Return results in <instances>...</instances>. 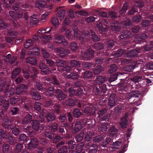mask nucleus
Listing matches in <instances>:
<instances>
[{
    "label": "nucleus",
    "instance_id": "f257e3e1",
    "mask_svg": "<svg viewBox=\"0 0 153 153\" xmlns=\"http://www.w3.org/2000/svg\"><path fill=\"white\" fill-rule=\"evenodd\" d=\"M153 50V42H151L144 48L141 49L139 48L138 51L136 49L131 50L128 51L126 53V56L128 57H133L138 55V53L141 51H145Z\"/></svg>",
    "mask_w": 153,
    "mask_h": 153
},
{
    "label": "nucleus",
    "instance_id": "f03ea898",
    "mask_svg": "<svg viewBox=\"0 0 153 153\" xmlns=\"http://www.w3.org/2000/svg\"><path fill=\"white\" fill-rule=\"evenodd\" d=\"M73 30L74 32V37L75 39L79 38L80 42L82 44H85V42L88 41L90 37L89 33H86L85 34H83L82 32L79 31L77 27H75Z\"/></svg>",
    "mask_w": 153,
    "mask_h": 153
},
{
    "label": "nucleus",
    "instance_id": "7ed1b4c3",
    "mask_svg": "<svg viewBox=\"0 0 153 153\" xmlns=\"http://www.w3.org/2000/svg\"><path fill=\"white\" fill-rule=\"evenodd\" d=\"M117 131V130L114 127H112L110 128L108 132L109 135H108L105 139L102 142V146L104 147H105L110 142L112 139V136L115 134Z\"/></svg>",
    "mask_w": 153,
    "mask_h": 153
},
{
    "label": "nucleus",
    "instance_id": "20e7f679",
    "mask_svg": "<svg viewBox=\"0 0 153 153\" xmlns=\"http://www.w3.org/2000/svg\"><path fill=\"white\" fill-rule=\"evenodd\" d=\"M88 54L86 53L85 51H82L81 52V58L82 59L88 60L90 59L91 57L94 56V51L91 48H89L87 50Z\"/></svg>",
    "mask_w": 153,
    "mask_h": 153
},
{
    "label": "nucleus",
    "instance_id": "39448f33",
    "mask_svg": "<svg viewBox=\"0 0 153 153\" xmlns=\"http://www.w3.org/2000/svg\"><path fill=\"white\" fill-rule=\"evenodd\" d=\"M27 85L24 84H21L18 86L16 89V94L18 95L23 94L27 90Z\"/></svg>",
    "mask_w": 153,
    "mask_h": 153
},
{
    "label": "nucleus",
    "instance_id": "423d86ee",
    "mask_svg": "<svg viewBox=\"0 0 153 153\" xmlns=\"http://www.w3.org/2000/svg\"><path fill=\"white\" fill-rule=\"evenodd\" d=\"M56 52L58 55L60 57H63L65 55L70 53V51L62 48H59L56 49Z\"/></svg>",
    "mask_w": 153,
    "mask_h": 153
},
{
    "label": "nucleus",
    "instance_id": "0eeeda50",
    "mask_svg": "<svg viewBox=\"0 0 153 153\" xmlns=\"http://www.w3.org/2000/svg\"><path fill=\"white\" fill-rule=\"evenodd\" d=\"M62 7L60 6L57 7L56 10L58 11L56 15L59 17L60 21L63 20L66 11L65 10L62 9Z\"/></svg>",
    "mask_w": 153,
    "mask_h": 153
},
{
    "label": "nucleus",
    "instance_id": "6e6552de",
    "mask_svg": "<svg viewBox=\"0 0 153 153\" xmlns=\"http://www.w3.org/2000/svg\"><path fill=\"white\" fill-rule=\"evenodd\" d=\"M55 42L56 43H62L64 46L67 45V42L63 36L62 35L57 36L55 37Z\"/></svg>",
    "mask_w": 153,
    "mask_h": 153
},
{
    "label": "nucleus",
    "instance_id": "1a4fd4ad",
    "mask_svg": "<svg viewBox=\"0 0 153 153\" xmlns=\"http://www.w3.org/2000/svg\"><path fill=\"white\" fill-rule=\"evenodd\" d=\"M39 67L41 71L45 74H47L51 73V71L41 61L40 62Z\"/></svg>",
    "mask_w": 153,
    "mask_h": 153
},
{
    "label": "nucleus",
    "instance_id": "9d476101",
    "mask_svg": "<svg viewBox=\"0 0 153 153\" xmlns=\"http://www.w3.org/2000/svg\"><path fill=\"white\" fill-rule=\"evenodd\" d=\"M121 145L120 141H117L111 145L110 149L111 151H114L120 148Z\"/></svg>",
    "mask_w": 153,
    "mask_h": 153
},
{
    "label": "nucleus",
    "instance_id": "9b49d317",
    "mask_svg": "<svg viewBox=\"0 0 153 153\" xmlns=\"http://www.w3.org/2000/svg\"><path fill=\"white\" fill-rule=\"evenodd\" d=\"M96 110V108L92 106L87 105L84 109V112L86 114H94Z\"/></svg>",
    "mask_w": 153,
    "mask_h": 153
},
{
    "label": "nucleus",
    "instance_id": "f8f14e48",
    "mask_svg": "<svg viewBox=\"0 0 153 153\" xmlns=\"http://www.w3.org/2000/svg\"><path fill=\"white\" fill-rule=\"evenodd\" d=\"M38 144V141L36 138L31 139L28 144V148L29 149H32L35 148L37 146Z\"/></svg>",
    "mask_w": 153,
    "mask_h": 153
},
{
    "label": "nucleus",
    "instance_id": "ddd939ff",
    "mask_svg": "<svg viewBox=\"0 0 153 153\" xmlns=\"http://www.w3.org/2000/svg\"><path fill=\"white\" fill-rule=\"evenodd\" d=\"M131 36V32L127 30H126L122 32L120 36V39L129 38Z\"/></svg>",
    "mask_w": 153,
    "mask_h": 153
},
{
    "label": "nucleus",
    "instance_id": "4468645a",
    "mask_svg": "<svg viewBox=\"0 0 153 153\" xmlns=\"http://www.w3.org/2000/svg\"><path fill=\"white\" fill-rule=\"evenodd\" d=\"M127 118L128 115L126 114L121 119L120 122V126L121 128H124L126 127L127 122Z\"/></svg>",
    "mask_w": 153,
    "mask_h": 153
},
{
    "label": "nucleus",
    "instance_id": "2eb2a0df",
    "mask_svg": "<svg viewBox=\"0 0 153 153\" xmlns=\"http://www.w3.org/2000/svg\"><path fill=\"white\" fill-rule=\"evenodd\" d=\"M107 80L106 77L101 76H97L96 80L94 81V83L97 85H100Z\"/></svg>",
    "mask_w": 153,
    "mask_h": 153
},
{
    "label": "nucleus",
    "instance_id": "dca6fc26",
    "mask_svg": "<svg viewBox=\"0 0 153 153\" xmlns=\"http://www.w3.org/2000/svg\"><path fill=\"white\" fill-rule=\"evenodd\" d=\"M56 93L57 98L60 100L64 99L66 97L65 94H63L61 90L57 89L56 91Z\"/></svg>",
    "mask_w": 153,
    "mask_h": 153
},
{
    "label": "nucleus",
    "instance_id": "f3484780",
    "mask_svg": "<svg viewBox=\"0 0 153 153\" xmlns=\"http://www.w3.org/2000/svg\"><path fill=\"white\" fill-rule=\"evenodd\" d=\"M8 86H7L6 87L5 91V95L7 97H9L13 95L15 93V90L13 88H11L9 90H8L7 89Z\"/></svg>",
    "mask_w": 153,
    "mask_h": 153
},
{
    "label": "nucleus",
    "instance_id": "a211bd4d",
    "mask_svg": "<svg viewBox=\"0 0 153 153\" xmlns=\"http://www.w3.org/2000/svg\"><path fill=\"white\" fill-rule=\"evenodd\" d=\"M39 48L36 47H34L32 49H30L28 52L29 55H38L39 54Z\"/></svg>",
    "mask_w": 153,
    "mask_h": 153
},
{
    "label": "nucleus",
    "instance_id": "6ab92c4d",
    "mask_svg": "<svg viewBox=\"0 0 153 153\" xmlns=\"http://www.w3.org/2000/svg\"><path fill=\"white\" fill-rule=\"evenodd\" d=\"M115 97L114 94H111L109 98L108 105L111 108L113 107L115 105Z\"/></svg>",
    "mask_w": 153,
    "mask_h": 153
},
{
    "label": "nucleus",
    "instance_id": "aec40b11",
    "mask_svg": "<svg viewBox=\"0 0 153 153\" xmlns=\"http://www.w3.org/2000/svg\"><path fill=\"white\" fill-rule=\"evenodd\" d=\"M76 70L78 71V69L76 68L74 69V71L75 72L77 73V74L75 73H71L70 74H66V76L68 78H70L73 79H77L79 77L78 72H76Z\"/></svg>",
    "mask_w": 153,
    "mask_h": 153
},
{
    "label": "nucleus",
    "instance_id": "412c9836",
    "mask_svg": "<svg viewBox=\"0 0 153 153\" xmlns=\"http://www.w3.org/2000/svg\"><path fill=\"white\" fill-rule=\"evenodd\" d=\"M30 94L32 96L33 99L35 100H38L40 99L41 98L40 96L39 93L34 89L31 90Z\"/></svg>",
    "mask_w": 153,
    "mask_h": 153
},
{
    "label": "nucleus",
    "instance_id": "4be33fe9",
    "mask_svg": "<svg viewBox=\"0 0 153 153\" xmlns=\"http://www.w3.org/2000/svg\"><path fill=\"white\" fill-rule=\"evenodd\" d=\"M94 135V133L91 131H88L87 132L85 136V141H90L92 139V137Z\"/></svg>",
    "mask_w": 153,
    "mask_h": 153
},
{
    "label": "nucleus",
    "instance_id": "5701e85b",
    "mask_svg": "<svg viewBox=\"0 0 153 153\" xmlns=\"http://www.w3.org/2000/svg\"><path fill=\"white\" fill-rule=\"evenodd\" d=\"M3 121L4 123H2L3 126L5 128H9L10 126V123L7 116H5L4 117L3 120Z\"/></svg>",
    "mask_w": 153,
    "mask_h": 153
},
{
    "label": "nucleus",
    "instance_id": "b1692460",
    "mask_svg": "<svg viewBox=\"0 0 153 153\" xmlns=\"http://www.w3.org/2000/svg\"><path fill=\"white\" fill-rule=\"evenodd\" d=\"M32 116L30 114H28L22 120L23 125L27 124L28 122H31L32 121Z\"/></svg>",
    "mask_w": 153,
    "mask_h": 153
},
{
    "label": "nucleus",
    "instance_id": "393cba45",
    "mask_svg": "<svg viewBox=\"0 0 153 153\" xmlns=\"http://www.w3.org/2000/svg\"><path fill=\"white\" fill-rule=\"evenodd\" d=\"M140 95V93L138 91H132L128 94L127 97L129 99L131 97H138Z\"/></svg>",
    "mask_w": 153,
    "mask_h": 153
},
{
    "label": "nucleus",
    "instance_id": "a878e982",
    "mask_svg": "<svg viewBox=\"0 0 153 153\" xmlns=\"http://www.w3.org/2000/svg\"><path fill=\"white\" fill-rule=\"evenodd\" d=\"M111 29L112 31L114 33H116L119 31L120 29L119 24L117 23L112 24L111 25Z\"/></svg>",
    "mask_w": 153,
    "mask_h": 153
},
{
    "label": "nucleus",
    "instance_id": "bb28decb",
    "mask_svg": "<svg viewBox=\"0 0 153 153\" xmlns=\"http://www.w3.org/2000/svg\"><path fill=\"white\" fill-rule=\"evenodd\" d=\"M46 4V3L45 1H39L36 2L35 6L36 7L40 8L44 7Z\"/></svg>",
    "mask_w": 153,
    "mask_h": 153
},
{
    "label": "nucleus",
    "instance_id": "cd10ccee",
    "mask_svg": "<svg viewBox=\"0 0 153 153\" xmlns=\"http://www.w3.org/2000/svg\"><path fill=\"white\" fill-rule=\"evenodd\" d=\"M121 24L123 27H126L129 26L131 24V23L129 19L125 18L122 22Z\"/></svg>",
    "mask_w": 153,
    "mask_h": 153
},
{
    "label": "nucleus",
    "instance_id": "c85d7f7f",
    "mask_svg": "<svg viewBox=\"0 0 153 153\" xmlns=\"http://www.w3.org/2000/svg\"><path fill=\"white\" fill-rule=\"evenodd\" d=\"M45 94L50 96H53V89L52 88H46L45 89Z\"/></svg>",
    "mask_w": 153,
    "mask_h": 153
},
{
    "label": "nucleus",
    "instance_id": "c756f323",
    "mask_svg": "<svg viewBox=\"0 0 153 153\" xmlns=\"http://www.w3.org/2000/svg\"><path fill=\"white\" fill-rule=\"evenodd\" d=\"M30 22L33 24H36L39 23V21L36 15L34 14L30 17Z\"/></svg>",
    "mask_w": 153,
    "mask_h": 153
},
{
    "label": "nucleus",
    "instance_id": "7c9ffc66",
    "mask_svg": "<svg viewBox=\"0 0 153 153\" xmlns=\"http://www.w3.org/2000/svg\"><path fill=\"white\" fill-rule=\"evenodd\" d=\"M46 117L48 121H53L55 119V115L53 113L49 112L46 115Z\"/></svg>",
    "mask_w": 153,
    "mask_h": 153
},
{
    "label": "nucleus",
    "instance_id": "2f4dec72",
    "mask_svg": "<svg viewBox=\"0 0 153 153\" xmlns=\"http://www.w3.org/2000/svg\"><path fill=\"white\" fill-rule=\"evenodd\" d=\"M27 63L32 64L33 65H35L37 63L36 60L34 58L29 57L26 59Z\"/></svg>",
    "mask_w": 153,
    "mask_h": 153
},
{
    "label": "nucleus",
    "instance_id": "473e14b6",
    "mask_svg": "<svg viewBox=\"0 0 153 153\" xmlns=\"http://www.w3.org/2000/svg\"><path fill=\"white\" fill-rule=\"evenodd\" d=\"M147 38L146 35L143 33L141 35H138L135 37V38L137 40L140 41L142 40H145Z\"/></svg>",
    "mask_w": 153,
    "mask_h": 153
},
{
    "label": "nucleus",
    "instance_id": "72a5a7b5",
    "mask_svg": "<svg viewBox=\"0 0 153 153\" xmlns=\"http://www.w3.org/2000/svg\"><path fill=\"white\" fill-rule=\"evenodd\" d=\"M108 125L106 123L102 124L100 123L99 127L98 129L100 131H105L108 128Z\"/></svg>",
    "mask_w": 153,
    "mask_h": 153
},
{
    "label": "nucleus",
    "instance_id": "f704fd0d",
    "mask_svg": "<svg viewBox=\"0 0 153 153\" xmlns=\"http://www.w3.org/2000/svg\"><path fill=\"white\" fill-rule=\"evenodd\" d=\"M82 126L80 123L79 122H77L74 127V130L75 132H78L81 128Z\"/></svg>",
    "mask_w": 153,
    "mask_h": 153
},
{
    "label": "nucleus",
    "instance_id": "c9c22d12",
    "mask_svg": "<svg viewBox=\"0 0 153 153\" xmlns=\"http://www.w3.org/2000/svg\"><path fill=\"white\" fill-rule=\"evenodd\" d=\"M34 44L33 42L31 39H28L25 43V48H28L32 46Z\"/></svg>",
    "mask_w": 153,
    "mask_h": 153
},
{
    "label": "nucleus",
    "instance_id": "e433bc0d",
    "mask_svg": "<svg viewBox=\"0 0 153 153\" xmlns=\"http://www.w3.org/2000/svg\"><path fill=\"white\" fill-rule=\"evenodd\" d=\"M20 69L19 68H17L14 70L13 71L12 73L11 77L12 78L14 79L16 76L18 75L20 72Z\"/></svg>",
    "mask_w": 153,
    "mask_h": 153
},
{
    "label": "nucleus",
    "instance_id": "4c0bfd02",
    "mask_svg": "<svg viewBox=\"0 0 153 153\" xmlns=\"http://www.w3.org/2000/svg\"><path fill=\"white\" fill-rule=\"evenodd\" d=\"M39 122L38 120H34L33 122L32 128L34 130H37L39 128Z\"/></svg>",
    "mask_w": 153,
    "mask_h": 153
},
{
    "label": "nucleus",
    "instance_id": "58836bf2",
    "mask_svg": "<svg viewBox=\"0 0 153 153\" xmlns=\"http://www.w3.org/2000/svg\"><path fill=\"white\" fill-rule=\"evenodd\" d=\"M76 101L71 98H69L66 101V104L69 106H73L76 104Z\"/></svg>",
    "mask_w": 153,
    "mask_h": 153
},
{
    "label": "nucleus",
    "instance_id": "ea45409f",
    "mask_svg": "<svg viewBox=\"0 0 153 153\" xmlns=\"http://www.w3.org/2000/svg\"><path fill=\"white\" fill-rule=\"evenodd\" d=\"M51 39V37L50 35H47L44 34L42 37V40L45 42H48Z\"/></svg>",
    "mask_w": 153,
    "mask_h": 153
},
{
    "label": "nucleus",
    "instance_id": "a19ab883",
    "mask_svg": "<svg viewBox=\"0 0 153 153\" xmlns=\"http://www.w3.org/2000/svg\"><path fill=\"white\" fill-rule=\"evenodd\" d=\"M103 69V68L100 65L96 66V68L94 71V74H98L102 71Z\"/></svg>",
    "mask_w": 153,
    "mask_h": 153
},
{
    "label": "nucleus",
    "instance_id": "79ce46f5",
    "mask_svg": "<svg viewBox=\"0 0 153 153\" xmlns=\"http://www.w3.org/2000/svg\"><path fill=\"white\" fill-rule=\"evenodd\" d=\"M78 48V45L76 42H72L70 44V48L73 51L76 50Z\"/></svg>",
    "mask_w": 153,
    "mask_h": 153
},
{
    "label": "nucleus",
    "instance_id": "37998d69",
    "mask_svg": "<svg viewBox=\"0 0 153 153\" xmlns=\"http://www.w3.org/2000/svg\"><path fill=\"white\" fill-rule=\"evenodd\" d=\"M136 62H135L131 64V65H128L126 67V70L129 71H131L135 67L136 64Z\"/></svg>",
    "mask_w": 153,
    "mask_h": 153
},
{
    "label": "nucleus",
    "instance_id": "c03bdc74",
    "mask_svg": "<svg viewBox=\"0 0 153 153\" xmlns=\"http://www.w3.org/2000/svg\"><path fill=\"white\" fill-rule=\"evenodd\" d=\"M30 73L32 77L34 78L36 77L37 74V70L36 68H31Z\"/></svg>",
    "mask_w": 153,
    "mask_h": 153
},
{
    "label": "nucleus",
    "instance_id": "a18cd8bd",
    "mask_svg": "<svg viewBox=\"0 0 153 153\" xmlns=\"http://www.w3.org/2000/svg\"><path fill=\"white\" fill-rule=\"evenodd\" d=\"M51 22L52 24L55 26L59 25V19L56 17H54L52 18L51 20Z\"/></svg>",
    "mask_w": 153,
    "mask_h": 153
},
{
    "label": "nucleus",
    "instance_id": "49530a36",
    "mask_svg": "<svg viewBox=\"0 0 153 153\" xmlns=\"http://www.w3.org/2000/svg\"><path fill=\"white\" fill-rule=\"evenodd\" d=\"M62 127H60L59 132L62 133V135H65V133L64 132V128H62V127L64 126L65 128L68 127H69V125L67 123H63L62 124ZM66 129H67V128H65Z\"/></svg>",
    "mask_w": 153,
    "mask_h": 153
},
{
    "label": "nucleus",
    "instance_id": "de8ad7c7",
    "mask_svg": "<svg viewBox=\"0 0 153 153\" xmlns=\"http://www.w3.org/2000/svg\"><path fill=\"white\" fill-rule=\"evenodd\" d=\"M92 73L91 71H86L83 74V76L85 78H89L92 76Z\"/></svg>",
    "mask_w": 153,
    "mask_h": 153
},
{
    "label": "nucleus",
    "instance_id": "09e8293b",
    "mask_svg": "<svg viewBox=\"0 0 153 153\" xmlns=\"http://www.w3.org/2000/svg\"><path fill=\"white\" fill-rule=\"evenodd\" d=\"M74 116L75 117L78 118L80 116L81 114V112L77 108L74 110L73 112Z\"/></svg>",
    "mask_w": 153,
    "mask_h": 153
},
{
    "label": "nucleus",
    "instance_id": "8fccbe9b",
    "mask_svg": "<svg viewBox=\"0 0 153 153\" xmlns=\"http://www.w3.org/2000/svg\"><path fill=\"white\" fill-rule=\"evenodd\" d=\"M93 47L97 50H101L103 48V46L102 44L99 43H95L93 45Z\"/></svg>",
    "mask_w": 153,
    "mask_h": 153
},
{
    "label": "nucleus",
    "instance_id": "3c124183",
    "mask_svg": "<svg viewBox=\"0 0 153 153\" xmlns=\"http://www.w3.org/2000/svg\"><path fill=\"white\" fill-rule=\"evenodd\" d=\"M128 4L127 3L125 2L122 8L120 10V13L121 14H123L125 13L127 10Z\"/></svg>",
    "mask_w": 153,
    "mask_h": 153
},
{
    "label": "nucleus",
    "instance_id": "603ef678",
    "mask_svg": "<svg viewBox=\"0 0 153 153\" xmlns=\"http://www.w3.org/2000/svg\"><path fill=\"white\" fill-rule=\"evenodd\" d=\"M105 137L104 135H100L95 137L93 140L94 142L97 143H99L101 141L104 137Z\"/></svg>",
    "mask_w": 153,
    "mask_h": 153
},
{
    "label": "nucleus",
    "instance_id": "864d4df0",
    "mask_svg": "<svg viewBox=\"0 0 153 153\" xmlns=\"http://www.w3.org/2000/svg\"><path fill=\"white\" fill-rule=\"evenodd\" d=\"M56 63L58 67H61L64 65L65 62L62 60L57 59L56 60Z\"/></svg>",
    "mask_w": 153,
    "mask_h": 153
},
{
    "label": "nucleus",
    "instance_id": "5fc2aeb1",
    "mask_svg": "<svg viewBox=\"0 0 153 153\" xmlns=\"http://www.w3.org/2000/svg\"><path fill=\"white\" fill-rule=\"evenodd\" d=\"M70 65L74 67H76L79 66L80 64L79 62L76 60H73L71 61Z\"/></svg>",
    "mask_w": 153,
    "mask_h": 153
},
{
    "label": "nucleus",
    "instance_id": "6e6d98bb",
    "mask_svg": "<svg viewBox=\"0 0 153 153\" xmlns=\"http://www.w3.org/2000/svg\"><path fill=\"white\" fill-rule=\"evenodd\" d=\"M23 148V144H18L16 146V151L17 152H20Z\"/></svg>",
    "mask_w": 153,
    "mask_h": 153
},
{
    "label": "nucleus",
    "instance_id": "4d7b16f0",
    "mask_svg": "<svg viewBox=\"0 0 153 153\" xmlns=\"http://www.w3.org/2000/svg\"><path fill=\"white\" fill-rule=\"evenodd\" d=\"M74 143V142H73L72 140H70L68 142V144L69 149L72 150L74 149V146L75 145Z\"/></svg>",
    "mask_w": 153,
    "mask_h": 153
},
{
    "label": "nucleus",
    "instance_id": "13d9d810",
    "mask_svg": "<svg viewBox=\"0 0 153 153\" xmlns=\"http://www.w3.org/2000/svg\"><path fill=\"white\" fill-rule=\"evenodd\" d=\"M91 33L92 39L94 41H97L99 40V38L95 34V33L94 32L91 30Z\"/></svg>",
    "mask_w": 153,
    "mask_h": 153
},
{
    "label": "nucleus",
    "instance_id": "bf43d9fd",
    "mask_svg": "<svg viewBox=\"0 0 153 153\" xmlns=\"http://www.w3.org/2000/svg\"><path fill=\"white\" fill-rule=\"evenodd\" d=\"M11 57V54H8L7 55L3 56V59L4 61L7 62H9L10 61Z\"/></svg>",
    "mask_w": 153,
    "mask_h": 153
},
{
    "label": "nucleus",
    "instance_id": "052dcab7",
    "mask_svg": "<svg viewBox=\"0 0 153 153\" xmlns=\"http://www.w3.org/2000/svg\"><path fill=\"white\" fill-rule=\"evenodd\" d=\"M117 69V68L116 65H113L110 66L108 70L110 73H112L115 71Z\"/></svg>",
    "mask_w": 153,
    "mask_h": 153
},
{
    "label": "nucleus",
    "instance_id": "680f3d73",
    "mask_svg": "<svg viewBox=\"0 0 153 153\" xmlns=\"http://www.w3.org/2000/svg\"><path fill=\"white\" fill-rule=\"evenodd\" d=\"M19 139L20 141L25 142L27 140V137L25 134H22L20 136Z\"/></svg>",
    "mask_w": 153,
    "mask_h": 153
},
{
    "label": "nucleus",
    "instance_id": "e2e57ef3",
    "mask_svg": "<svg viewBox=\"0 0 153 153\" xmlns=\"http://www.w3.org/2000/svg\"><path fill=\"white\" fill-rule=\"evenodd\" d=\"M141 16L140 15L134 16L133 17V20L134 22H139L141 20Z\"/></svg>",
    "mask_w": 153,
    "mask_h": 153
},
{
    "label": "nucleus",
    "instance_id": "0e129e2a",
    "mask_svg": "<svg viewBox=\"0 0 153 153\" xmlns=\"http://www.w3.org/2000/svg\"><path fill=\"white\" fill-rule=\"evenodd\" d=\"M6 134L5 131L3 130H0V138L2 140H5L6 138Z\"/></svg>",
    "mask_w": 153,
    "mask_h": 153
},
{
    "label": "nucleus",
    "instance_id": "69168bd1",
    "mask_svg": "<svg viewBox=\"0 0 153 153\" xmlns=\"http://www.w3.org/2000/svg\"><path fill=\"white\" fill-rule=\"evenodd\" d=\"M125 52V50L123 49L119 50L115 53V56L119 57L122 55Z\"/></svg>",
    "mask_w": 153,
    "mask_h": 153
},
{
    "label": "nucleus",
    "instance_id": "338daca9",
    "mask_svg": "<svg viewBox=\"0 0 153 153\" xmlns=\"http://www.w3.org/2000/svg\"><path fill=\"white\" fill-rule=\"evenodd\" d=\"M45 134L46 137L51 140L54 137L53 134L51 132L46 131Z\"/></svg>",
    "mask_w": 153,
    "mask_h": 153
},
{
    "label": "nucleus",
    "instance_id": "774afa93",
    "mask_svg": "<svg viewBox=\"0 0 153 153\" xmlns=\"http://www.w3.org/2000/svg\"><path fill=\"white\" fill-rule=\"evenodd\" d=\"M91 146L94 148L90 149L89 151V153H96L97 152L96 149L97 148V146L95 144H93Z\"/></svg>",
    "mask_w": 153,
    "mask_h": 153
}]
</instances>
